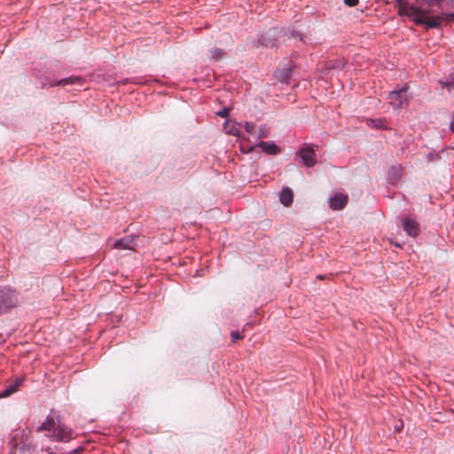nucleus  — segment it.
I'll return each instance as SVG.
<instances>
[{
  "label": "nucleus",
  "instance_id": "nucleus-1",
  "mask_svg": "<svg viewBox=\"0 0 454 454\" xmlns=\"http://www.w3.org/2000/svg\"><path fill=\"white\" fill-rule=\"evenodd\" d=\"M400 12L416 25L447 27L454 22V0H417V4H402Z\"/></svg>",
  "mask_w": 454,
  "mask_h": 454
},
{
  "label": "nucleus",
  "instance_id": "nucleus-2",
  "mask_svg": "<svg viewBox=\"0 0 454 454\" xmlns=\"http://www.w3.org/2000/svg\"><path fill=\"white\" fill-rule=\"evenodd\" d=\"M38 431H47V434L52 441L68 442L72 439L73 432L67 426L60 423L59 418L48 415Z\"/></svg>",
  "mask_w": 454,
  "mask_h": 454
},
{
  "label": "nucleus",
  "instance_id": "nucleus-3",
  "mask_svg": "<svg viewBox=\"0 0 454 454\" xmlns=\"http://www.w3.org/2000/svg\"><path fill=\"white\" fill-rule=\"evenodd\" d=\"M19 304V293L10 286L0 289V315L10 311Z\"/></svg>",
  "mask_w": 454,
  "mask_h": 454
},
{
  "label": "nucleus",
  "instance_id": "nucleus-4",
  "mask_svg": "<svg viewBox=\"0 0 454 454\" xmlns=\"http://www.w3.org/2000/svg\"><path fill=\"white\" fill-rule=\"evenodd\" d=\"M318 148L317 145L304 144L302 147L297 152L304 166L308 168L314 167L317 164L315 149Z\"/></svg>",
  "mask_w": 454,
  "mask_h": 454
},
{
  "label": "nucleus",
  "instance_id": "nucleus-5",
  "mask_svg": "<svg viewBox=\"0 0 454 454\" xmlns=\"http://www.w3.org/2000/svg\"><path fill=\"white\" fill-rule=\"evenodd\" d=\"M408 88V85H405L403 88L398 90L389 92V103L394 108H401L403 105L408 104V98L406 95Z\"/></svg>",
  "mask_w": 454,
  "mask_h": 454
},
{
  "label": "nucleus",
  "instance_id": "nucleus-6",
  "mask_svg": "<svg viewBox=\"0 0 454 454\" xmlns=\"http://www.w3.org/2000/svg\"><path fill=\"white\" fill-rule=\"evenodd\" d=\"M28 440V435L26 434L25 429L17 428L13 430L11 434V438L9 441V445L11 446V451L15 452L20 444H26Z\"/></svg>",
  "mask_w": 454,
  "mask_h": 454
},
{
  "label": "nucleus",
  "instance_id": "nucleus-7",
  "mask_svg": "<svg viewBox=\"0 0 454 454\" xmlns=\"http://www.w3.org/2000/svg\"><path fill=\"white\" fill-rule=\"evenodd\" d=\"M401 223L403 229L409 236L416 238L419 234V224L415 219L404 217Z\"/></svg>",
  "mask_w": 454,
  "mask_h": 454
},
{
  "label": "nucleus",
  "instance_id": "nucleus-8",
  "mask_svg": "<svg viewBox=\"0 0 454 454\" xmlns=\"http://www.w3.org/2000/svg\"><path fill=\"white\" fill-rule=\"evenodd\" d=\"M135 237L134 236H126L124 238H121L120 239H116L114 241V244L112 246L113 248L124 250H135L136 243H135Z\"/></svg>",
  "mask_w": 454,
  "mask_h": 454
},
{
  "label": "nucleus",
  "instance_id": "nucleus-9",
  "mask_svg": "<svg viewBox=\"0 0 454 454\" xmlns=\"http://www.w3.org/2000/svg\"><path fill=\"white\" fill-rule=\"evenodd\" d=\"M348 201V197L343 193L335 194L329 199V207L333 210H340L346 207Z\"/></svg>",
  "mask_w": 454,
  "mask_h": 454
},
{
  "label": "nucleus",
  "instance_id": "nucleus-10",
  "mask_svg": "<svg viewBox=\"0 0 454 454\" xmlns=\"http://www.w3.org/2000/svg\"><path fill=\"white\" fill-rule=\"evenodd\" d=\"M279 200L284 206L289 207L294 200L293 191L288 187L283 188L279 194Z\"/></svg>",
  "mask_w": 454,
  "mask_h": 454
},
{
  "label": "nucleus",
  "instance_id": "nucleus-11",
  "mask_svg": "<svg viewBox=\"0 0 454 454\" xmlns=\"http://www.w3.org/2000/svg\"><path fill=\"white\" fill-rule=\"evenodd\" d=\"M257 146L260 147L267 154L275 155L280 152V148L278 145H276L273 142L261 141L257 145Z\"/></svg>",
  "mask_w": 454,
  "mask_h": 454
},
{
  "label": "nucleus",
  "instance_id": "nucleus-12",
  "mask_svg": "<svg viewBox=\"0 0 454 454\" xmlns=\"http://www.w3.org/2000/svg\"><path fill=\"white\" fill-rule=\"evenodd\" d=\"M83 81L84 79L81 76H70L68 78L61 79L59 81H57L56 82L51 83L50 86H66L73 83H78L82 85L83 83Z\"/></svg>",
  "mask_w": 454,
  "mask_h": 454
},
{
  "label": "nucleus",
  "instance_id": "nucleus-13",
  "mask_svg": "<svg viewBox=\"0 0 454 454\" xmlns=\"http://www.w3.org/2000/svg\"><path fill=\"white\" fill-rule=\"evenodd\" d=\"M292 68L287 67L275 72V76L278 82L282 83H288L291 78Z\"/></svg>",
  "mask_w": 454,
  "mask_h": 454
},
{
  "label": "nucleus",
  "instance_id": "nucleus-14",
  "mask_svg": "<svg viewBox=\"0 0 454 454\" xmlns=\"http://www.w3.org/2000/svg\"><path fill=\"white\" fill-rule=\"evenodd\" d=\"M224 129L226 132L230 135L233 136H240L239 124L235 121H227L224 124Z\"/></svg>",
  "mask_w": 454,
  "mask_h": 454
},
{
  "label": "nucleus",
  "instance_id": "nucleus-15",
  "mask_svg": "<svg viewBox=\"0 0 454 454\" xmlns=\"http://www.w3.org/2000/svg\"><path fill=\"white\" fill-rule=\"evenodd\" d=\"M346 62L344 59H335L333 60H329L325 64L326 69H334V68H340L345 66Z\"/></svg>",
  "mask_w": 454,
  "mask_h": 454
},
{
  "label": "nucleus",
  "instance_id": "nucleus-16",
  "mask_svg": "<svg viewBox=\"0 0 454 454\" xmlns=\"http://www.w3.org/2000/svg\"><path fill=\"white\" fill-rule=\"evenodd\" d=\"M18 390V388L13 385V383L10 384L5 387L4 391L0 393V398H5L12 395Z\"/></svg>",
  "mask_w": 454,
  "mask_h": 454
},
{
  "label": "nucleus",
  "instance_id": "nucleus-17",
  "mask_svg": "<svg viewBox=\"0 0 454 454\" xmlns=\"http://www.w3.org/2000/svg\"><path fill=\"white\" fill-rule=\"evenodd\" d=\"M210 53H211V59L213 60H220L224 55H225V52L221 50V49H218V48H214L210 51Z\"/></svg>",
  "mask_w": 454,
  "mask_h": 454
},
{
  "label": "nucleus",
  "instance_id": "nucleus-18",
  "mask_svg": "<svg viewBox=\"0 0 454 454\" xmlns=\"http://www.w3.org/2000/svg\"><path fill=\"white\" fill-rule=\"evenodd\" d=\"M442 89H446L449 91H451L454 89V77H450V80L447 81H440L439 82Z\"/></svg>",
  "mask_w": 454,
  "mask_h": 454
},
{
  "label": "nucleus",
  "instance_id": "nucleus-19",
  "mask_svg": "<svg viewBox=\"0 0 454 454\" xmlns=\"http://www.w3.org/2000/svg\"><path fill=\"white\" fill-rule=\"evenodd\" d=\"M368 122H370V124L374 127V128H378V129H386V121L383 120V119H376V120H368L367 121Z\"/></svg>",
  "mask_w": 454,
  "mask_h": 454
},
{
  "label": "nucleus",
  "instance_id": "nucleus-20",
  "mask_svg": "<svg viewBox=\"0 0 454 454\" xmlns=\"http://www.w3.org/2000/svg\"><path fill=\"white\" fill-rule=\"evenodd\" d=\"M269 134H270V129L267 127V125L264 124V125L261 126L259 128L257 140L267 137L269 136Z\"/></svg>",
  "mask_w": 454,
  "mask_h": 454
},
{
  "label": "nucleus",
  "instance_id": "nucleus-21",
  "mask_svg": "<svg viewBox=\"0 0 454 454\" xmlns=\"http://www.w3.org/2000/svg\"><path fill=\"white\" fill-rule=\"evenodd\" d=\"M260 43L265 47H273L275 45L274 40H271L270 38H264V37H262L260 39Z\"/></svg>",
  "mask_w": 454,
  "mask_h": 454
},
{
  "label": "nucleus",
  "instance_id": "nucleus-22",
  "mask_svg": "<svg viewBox=\"0 0 454 454\" xmlns=\"http://www.w3.org/2000/svg\"><path fill=\"white\" fill-rule=\"evenodd\" d=\"M244 128H245V130L248 133V134H252L254 131V129H255V124L253 123V122H245L244 124Z\"/></svg>",
  "mask_w": 454,
  "mask_h": 454
},
{
  "label": "nucleus",
  "instance_id": "nucleus-23",
  "mask_svg": "<svg viewBox=\"0 0 454 454\" xmlns=\"http://www.w3.org/2000/svg\"><path fill=\"white\" fill-rule=\"evenodd\" d=\"M231 335L232 342H235V341L244 338V335L242 334V333H240L239 331H232Z\"/></svg>",
  "mask_w": 454,
  "mask_h": 454
},
{
  "label": "nucleus",
  "instance_id": "nucleus-24",
  "mask_svg": "<svg viewBox=\"0 0 454 454\" xmlns=\"http://www.w3.org/2000/svg\"><path fill=\"white\" fill-rule=\"evenodd\" d=\"M230 109L227 107L223 108L221 111L217 112L216 114L223 118H225L229 115Z\"/></svg>",
  "mask_w": 454,
  "mask_h": 454
},
{
  "label": "nucleus",
  "instance_id": "nucleus-25",
  "mask_svg": "<svg viewBox=\"0 0 454 454\" xmlns=\"http://www.w3.org/2000/svg\"><path fill=\"white\" fill-rule=\"evenodd\" d=\"M24 380H25L24 377H19L15 380V381L13 382V385L19 389V387L23 384Z\"/></svg>",
  "mask_w": 454,
  "mask_h": 454
},
{
  "label": "nucleus",
  "instance_id": "nucleus-26",
  "mask_svg": "<svg viewBox=\"0 0 454 454\" xmlns=\"http://www.w3.org/2000/svg\"><path fill=\"white\" fill-rule=\"evenodd\" d=\"M344 3L348 5V6H355L358 3V0H344Z\"/></svg>",
  "mask_w": 454,
  "mask_h": 454
},
{
  "label": "nucleus",
  "instance_id": "nucleus-27",
  "mask_svg": "<svg viewBox=\"0 0 454 454\" xmlns=\"http://www.w3.org/2000/svg\"><path fill=\"white\" fill-rule=\"evenodd\" d=\"M292 35L293 37H295L296 35H298V33L294 32V33H292V35Z\"/></svg>",
  "mask_w": 454,
  "mask_h": 454
},
{
  "label": "nucleus",
  "instance_id": "nucleus-28",
  "mask_svg": "<svg viewBox=\"0 0 454 454\" xmlns=\"http://www.w3.org/2000/svg\"><path fill=\"white\" fill-rule=\"evenodd\" d=\"M317 278H318L319 279H322V278H323V277H322V276H320V275H319V276H317Z\"/></svg>",
  "mask_w": 454,
  "mask_h": 454
}]
</instances>
